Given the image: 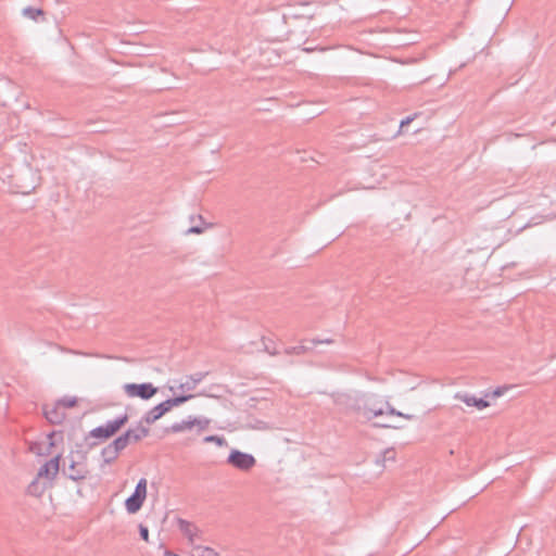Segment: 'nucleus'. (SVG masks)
<instances>
[{
    "instance_id": "10",
    "label": "nucleus",
    "mask_w": 556,
    "mask_h": 556,
    "mask_svg": "<svg viewBox=\"0 0 556 556\" xmlns=\"http://www.w3.org/2000/svg\"><path fill=\"white\" fill-rule=\"evenodd\" d=\"M167 412H169V408L167 407L165 401L157 404L150 410H148L142 420L147 422L148 425L154 424L156 420H159L162 416H164Z\"/></svg>"
},
{
    "instance_id": "14",
    "label": "nucleus",
    "mask_w": 556,
    "mask_h": 556,
    "mask_svg": "<svg viewBox=\"0 0 556 556\" xmlns=\"http://www.w3.org/2000/svg\"><path fill=\"white\" fill-rule=\"evenodd\" d=\"M180 531L189 539L190 542L194 541L198 529L191 522L180 519L179 520Z\"/></svg>"
},
{
    "instance_id": "28",
    "label": "nucleus",
    "mask_w": 556,
    "mask_h": 556,
    "mask_svg": "<svg viewBox=\"0 0 556 556\" xmlns=\"http://www.w3.org/2000/svg\"><path fill=\"white\" fill-rule=\"evenodd\" d=\"M413 121V117H406L403 119L400 124V127L403 128L404 126L408 125Z\"/></svg>"
},
{
    "instance_id": "6",
    "label": "nucleus",
    "mask_w": 556,
    "mask_h": 556,
    "mask_svg": "<svg viewBox=\"0 0 556 556\" xmlns=\"http://www.w3.org/2000/svg\"><path fill=\"white\" fill-rule=\"evenodd\" d=\"M123 389L127 396L139 397L141 400H149V399L153 397L157 392V388H155L150 382H144V383H139V384L126 383V384H124Z\"/></svg>"
},
{
    "instance_id": "8",
    "label": "nucleus",
    "mask_w": 556,
    "mask_h": 556,
    "mask_svg": "<svg viewBox=\"0 0 556 556\" xmlns=\"http://www.w3.org/2000/svg\"><path fill=\"white\" fill-rule=\"evenodd\" d=\"M60 459L61 455H56L51 458L49 462L45 463L38 470L37 477L40 479H47L48 481H52L59 470H60Z\"/></svg>"
},
{
    "instance_id": "21",
    "label": "nucleus",
    "mask_w": 556,
    "mask_h": 556,
    "mask_svg": "<svg viewBox=\"0 0 556 556\" xmlns=\"http://www.w3.org/2000/svg\"><path fill=\"white\" fill-rule=\"evenodd\" d=\"M455 399L462 401L467 406H473L476 404V396L468 393H456Z\"/></svg>"
},
{
    "instance_id": "31",
    "label": "nucleus",
    "mask_w": 556,
    "mask_h": 556,
    "mask_svg": "<svg viewBox=\"0 0 556 556\" xmlns=\"http://www.w3.org/2000/svg\"><path fill=\"white\" fill-rule=\"evenodd\" d=\"M265 349H266V351H267L269 354H271V355H276V354H277V352H276V351H269L267 346H266Z\"/></svg>"
},
{
    "instance_id": "26",
    "label": "nucleus",
    "mask_w": 556,
    "mask_h": 556,
    "mask_svg": "<svg viewBox=\"0 0 556 556\" xmlns=\"http://www.w3.org/2000/svg\"><path fill=\"white\" fill-rule=\"evenodd\" d=\"M490 404L488 401H485L484 399H478L476 397V404H475V407H477L478 409H483L485 407H488Z\"/></svg>"
},
{
    "instance_id": "13",
    "label": "nucleus",
    "mask_w": 556,
    "mask_h": 556,
    "mask_svg": "<svg viewBox=\"0 0 556 556\" xmlns=\"http://www.w3.org/2000/svg\"><path fill=\"white\" fill-rule=\"evenodd\" d=\"M47 483L40 481V478L36 477L27 486V492L34 496H40L47 489Z\"/></svg>"
},
{
    "instance_id": "18",
    "label": "nucleus",
    "mask_w": 556,
    "mask_h": 556,
    "mask_svg": "<svg viewBox=\"0 0 556 556\" xmlns=\"http://www.w3.org/2000/svg\"><path fill=\"white\" fill-rule=\"evenodd\" d=\"M128 435L126 433L116 438L112 443H110L118 453L127 447L129 444Z\"/></svg>"
},
{
    "instance_id": "1",
    "label": "nucleus",
    "mask_w": 556,
    "mask_h": 556,
    "mask_svg": "<svg viewBox=\"0 0 556 556\" xmlns=\"http://www.w3.org/2000/svg\"><path fill=\"white\" fill-rule=\"evenodd\" d=\"M338 405H346L349 409L361 414L367 420L384 415V406L387 400L376 393L370 392H356L351 394H339L334 399Z\"/></svg>"
},
{
    "instance_id": "7",
    "label": "nucleus",
    "mask_w": 556,
    "mask_h": 556,
    "mask_svg": "<svg viewBox=\"0 0 556 556\" xmlns=\"http://www.w3.org/2000/svg\"><path fill=\"white\" fill-rule=\"evenodd\" d=\"M227 463L236 469L248 471L255 466L256 459L252 454L239 450H231Z\"/></svg>"
},
{
    "instance_id": "4",
    "label": "nucleus",
    "mask_w": 556,
    "mask_h": 556,
    "mask_svg": "<svg viewBox=\"0 0 556 556\" xmlns=\"http://www.w3.org/2000/svg\"><path fill=\"white\" fill-rule=\"evenodd\" d=\"M127 421L128 415H121L114 420H109L105 425L92 429L89 434L90 437L97 439H109L114 435Z\"/></svg>"
},
{
    "instance_id": "19",
    "label": "nucleus",
    "mask_w": 556,
    "mask_h": 556,
    "mask_svg": "<svg viewBox=\"0 0 556 556\" xmlns=\"http://www.w3.org/2000/svg\"><path fill=\"white\" fill-rule=\"evenodd\" d=\"M311 349L312 348H309L307 345L300 344V345H296V346L287 348L285 350V353L288 354V355H292V354L301 355V354L307 353L308 351H311Z\"/></svg>"
},
{
    "instance_id": "11",
    "label": "nucleus",
    "mask_w": 556,
    "mask_h": 556,
    "mask_svg": "<svg viewBox=\"0 0 556 556\" xmlns=\"http://www.w3.org/2000/svg\"><path fill=\"white\" fill-rule=\"evenodd\" d=\"M43 413H45L46 418L51 424H55V425L61 424L65 418V412L58 403L52 406H48V405L45 406Z\"/></svg>"
},
{
    "instance_id": "24",
    "label": "nucleus",
    "mask_w": 556,
    "mask_h": 556,
    "mask_svg": "<svg viewBox=\"0 0 556 556\" xmlns=\"http://www.w3.org/2000/svg\"><path fill=\"white\" fill-rule=\"evenodd\" d=\"M77 401L75 397H63L61 399L58 404L64 409V408H71L76 405Z\"/></svg>"
},
{
    "instance_id": "3",
    "label": "nucleus",
    "mask_w": 556,
    "mask_h": 556,
    "mask_svg": "<svg viewBox=\"0 0 556 556\" xmlns=\"http://www.w3.org/2000/svg\"><path fill=\"white\" fill-rule=\"evenodd\" d=\"M208 425L210 420L206 417L189 416L187 419L170 425L168 428H166V432L180 433L185 431H190L195 428L197 432L200 433L203 430L207 429Z\"/></svg>"
},
{
    "instance_id": "20",
    "label": "nucleus",
    "mask_w": 556,
    "mask_h": 556,
    "mask_svg": "<svg viewBox=\"0 0 556 556\" xmlns=\"http://www.w3.org/2000/svg\"><path fill=\"white\" fill-rule=\"evenodd\" d=\"M22 13H23V15L25 17L36 21L37 16H40V15L43 14V11L41 9H36V8H33V7H27V8L23 9Z\"/></svg>"
},
{
    "instance_id": "12",
    "label": "nucleus",
    "mask_w": 556,
    "mask_h": 556,
    "mask_svg": "<svg viewBox=\"0 0 556 556\" xmlns=\"http://www.w3.org/2000/svg\"><path fill=\"white\" fill-rule=\"evenodd\" d=\"M125 433L126 435H128L129 442H138L148 435L149 429L143 427L142 425H138L134 429H128Z\"/></svg>"
},
{
    "instance_id": "23",
    "label": "nucleus",
    "mask_w": 556,
    "mask_h": 556,
    "mask_svg": "<svg viewBox=\"0 0 556 556\" xmlns=\"http://www.w3.org/2000/svg\"><path fill=\"white\" fill-rule=\"evenodd\" d=\"M203 441L205 443H215L218 446L227 445V441L225 440V438L219 435H207L203 439Z\"/></svg>"
},
{
    "instance_id": "25",
    "label": "nucleus",
    "mask_w": 556,
    "mask_h": 556,
    "mask_svg": "<svg viewBox=\"0 0 556 556\" xmlns=\"http://www.w3.org/2000/svg\"><path fill=\"white\" fill-rule=\"evenodd\" d=\"M139 533L143 541H146V542L149 541V530L146 526H142V525L139 526Z\"/></svg>"
},
{
    "instance_id": "5",
    "label": "nucleus",
    "mask_w": 556,
    "mask_h": 556,
    "mask_svg": "<svg viewBox=\"0 0 556 556\" xmlns=\"http://www.w3.org/2000/svg\"><path fill=\"white\" fill-rule=\"evenodd\" d=\"M147 497V480L141 478L135 488L134 493L125 501L127 513L136 514L140 510Z\"/></svg>"
},
{
    "instance_id": "29",
    "label": "nucleus",
    "mask_w": 556,
    "mask_h": 556,
    "mask_svg": "<svg viewBox=\"0 0 556 556\" xmlns=\"http://www.w3.org/2000/svg\"><path fill=\"white\" fill-rule=\"evenodd\" d=\"M164 556H178L177 554L172 553L170 551L166 549L164 552Z\"/></svg>"
},
{
    "instance_id": "30",
    "label": "nucleus",
    "mask_w": 556,
    "mask_h": 556,
    "mask_svg": "<svg viewBox=\"0 0 556 556\" xmlns=\"http://www.w3.org/2000/svg\"><path fill=\"white\" fill-rule=\"evenodd\" d=\"M502 394H503V392H502V390H501V389H497V390H495V391L493 392V395H494V396H500V395H502Z\"/></svg>"
},
{
    "instance_id": "16",
    "label": "nucleus",
    "mask_w": 556,
    "mask_h": 556,
    "mask_svg": "<svg viewBox=\"0 0 556 556\" xmlns=\"http://www.w3.org/2000/svg\"><path fill=\"white\" fill-rule=\"evenodd\" d=\"M192 397H193L192 394H181L176 397L165 400V403L170 410L173 407L179 406Z\"/></svg>"
},
{
    "instance_id": "22",
    "label": "nucleus",
    "mask_w": 556,
    "mask_h": 556,
    "mask_svg": "<svg viewBox=\"0 0 556 556\" xmlns=\"http://www.w3.org/2000/svg\"><path fill=\"white\" fill-rule=\"evenodd\" d=\"M197 218L199 219V222H200V224H201V225H194V226H191V227L186 231V233H188V235H189V233L200 235V233H202V232L205 230V228H207V226H202V225H204V220H203V218H202V216H201V215H199Z\"/></svg>"
},
{
    "instance_id": "27",
    "label": "nucleus",
    "mask_w": 556,
    "mask_h": 556,
    "mask_svg": "<svg viewBox=\"0 0 556 556\" xmlns=\"http://www.w3.org/2000/svg\"><path fill=\"white\" fill-rule=\"evenodd\" d=\"M311 342H312L313 344H320V343L331 344V343L333 342V340H332V339H330V338L323 339V340H321V339H313Z\"/></svg>"
},
{
    "instance_id": "17",
    "label": "nucleus",
    "mask_w": 556,
    "mask_h": 556,
    "mask_svg": "<svg viewBox=\"0 0 556 556\" xmlns=\"http://www.w3.org/2000/svg\"><path fill=\"white\" fill-rule=\"evenodd\" d=\"M384 410H386V413H384V414H387V415H392V416L403 417V418H405V419H407V420H413V419H415V418H416V416H415V415L404 414V413H402V412H400V410H396V409H395V408H394V407L389 403V401H388V400H387V404H386V406H384Z\"/></svg>"
},
{
    "instance_id": "32",
    "label": "nucleus",
    "mask_w": 556,
    "mask_h": 556,
    "mask_svg": "<svg viewBox=\"0 0 556 556\" xmlns=\"http://www.w3.org/2000/svg\"><path fill=\"white\" fill-rule=\"evenodd\" d=\"M392 453H393L392 451H387L386 455H389V454H392Z\"/></svg>"
},
{
    "instance_id": "9",
    "label": "nucleus",
    "mask_w": 556,
    "mask_h": 556,
    "mask_svg": "<svg viewBox=\"0 0 556 556\" xmlns=\"http://www.w3.org/2000/svg\"><path fill=\"white\" fill-rule=\"evenodd\" d=\"M207 376V372H195L193 375H190L186 378V380L184 382H180L178 386H177V390L181 391V392H190V391H193L197 386L203 381V379Z\"/></svg>"
},
{
    "instance_id": "2",
    "label": "nucleus",
    "mask_w": 556,
    "mask_h": 556,
    "mask_svg": "<svg viewBox=\"0 0 556 556\" xmlns=\"http://www.w3.org/2000/svg\"><path fill=\"white\" fill-rule=\"evenodd\" d=\"M86 458L85 452L71 453L70 465L67 469H64V475L73 481L85 480L89 475Z\"/></svg>"
},
{
    "instance_id": "15",
    "label": "nucleus",
    "mask_w": 556,
    "mask_h": 556,
    "mask_svg": "<svg viewBox=\"0 0 556 556\" xmlns=\"http://www.w3.org/2000/svg\"><path fill=\"white\" fill-rule=\"evenodd\" d=\"M118 452L111 445H106L102 448L101 455L104 464H111L118 457Z\"/></svg>"
}]
</instances>
